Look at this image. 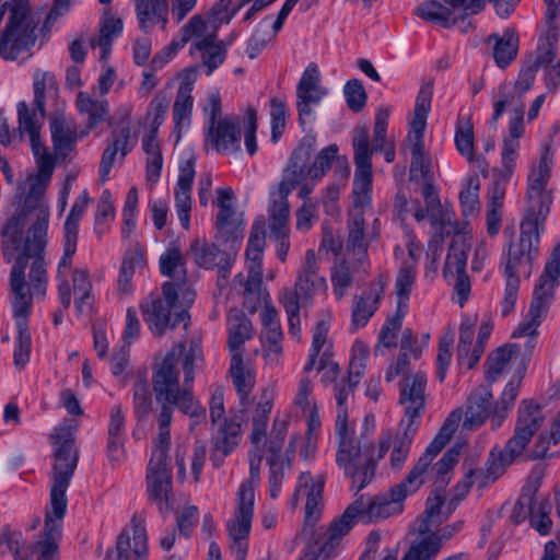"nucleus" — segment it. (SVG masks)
Masks as SVG:
<instances>
[{
  "label": "nucleus",
  "instance_id": "obj_1",
  "mask_svg": "<svg viewBox=\"0 0 560 560\" xmlns=\"http://www.w3.org/2000/svg\"><path fill=\"white\" fill-rule=\"evenodd\" d=\"M28 135L37 172L30 174L19 185L20 209L2 228V250L5 259L15 258L10 273L12 307L16 322L14 363L24 366L30 360L31 335L27 316L32 299L43 298L47 289V271L43 258L50 218V208L45 197L50 183L55 159L43 145L39 131H20Z\"/></svg>",
  "mask_w": 560,
  "mask_h": 560
},
{
  "label": "nucleus",
  "instance_id": "obj_2",
  "mask_svg": "<svg viewBox=\"0 0 560 560\" xmlns=\"http://www.w3.org/2000/svg\"><path fill=\"white\" fill-rule=\"evenodd\" d=\"M183 358L185 382L194 380V368L202 361V352L198 346L186 351L183 345H176L156 366L153 377V388L156 400L162 405L159 416V433L153 444L147 471V491L149 500L159 506L161 513L171 510L170 494L172 491L171 470L167 466V452L171 444L170 424L173 407L177 406L184 413L190 416V430L206 419V410L189 390H179L177 365Z\"/></svg>",
  "mask_w": 560,
  "mask_h": 560
},
{
  "label": "nucleus",
  "instance_id": "obj_3",
  "mask_svg": "<svg viewBox=\"0 0 560 560\" xmlns=\"http://www.w3.org/2000/svg\"><path fill=\"white\" fill-rule=\"evenodd\" d=\"M460 418L459 413L452 412L450 419L440 429L433 441L419 456L407 477L390 488L387 492L376 495H360L335 521L323 535V545L319 556L328 558L332 555L335 546L341 537L350 532L354 523H377L402 512L404 501L415 493L428 477V467L444 446L451 440L455 431V422Z\"/></svg>",
  "mask_w": 560,
  "mask_h": 560
},
{
  "label": "nucleus",
  "instance_id": "obj_4",
  "mask_svg": "<svg viewBox=\"0 0 560 560\" xmlns=\"http://www.w3.org/2000/svg\"><path fill=\"white\" fill-rule=\"evenodd\" d=\"M275 394L270 388L262 390L252 419L249 457V480L243 481L236 493L235 512L226 521L230 537V548L235 560H245L248 550V536L255 503V487L259 481L260 463L264 456L268 462L279 457L289 427V417L277 416L273 420L270 435L266 436L269 413L272 409Z\"/></svg>",
  "mask_w": 560,
  "mask_h": 560
},
{
  "label": "nucleus",
  "instance_id": "obj_5",
  "mask_svg": "<svg viewBox=\"0 0 560 560\" xmlns=\"http://www.w3.org/2000/svg\"><path fill=\"white\" fill-rule=\"evenodd\" d=\"M74 433L75 427L69 422L60 423L51 433L55 464L50 501L45 515L44 535L32 548V557L37 560H58V541L67 512L66 492L78 463Z\"/></svg>",
  "mask_w": 560,
  "mask_h": 560
},
{
  "label": "nucleus",
  "instance_id": "obj_6",
  "mask_svg": "<svg viewBox=\"0 0 560 560\" xmlns=\"http://www.w3.org/2000/svg\"><path fill=\"white\" fill-rule=\"evenodd\" d=\"M215 202L219 207L215 221V240L225 247L220 249L215 244L195 240L190 245V253L194 261L199 267L205 269L218 267L220 272L225 273L241 246L244 220L242 214L233 208V191L230 188H220Z\"/></svg>",
  "mask_w": 560,
  "mask_h": 560
},
{
  "label": "nucleus",
  "instance_id": "obj_7",
  "mask_svg": "<svg viewBox=\"0 0 560 560\" xmlns=\"http://www.w3.org/2000/svg\"><path fill=\"white\" fill-rule=\"evenodd\" d=\"M335 433L338 441L336 463L361 490L371 479L374 465L388 452L392 436L384 433L377 444L362 446L354 440V423L348 420V412L343 409L337 415Z\"/></svg>",
  "mask_w": 560,
  "mask_h": 560
},
{
  "label": "nucleus",
  "instance_id": "obj_8",
  "mask_svg": "<svg viewBox=\"0 0 560 560\" xmlns=\"http://www.w3.org/2000/svg\"><path fill=\"white\" fill-rule=\"evenodd\" d=\"M217 25L203 14L194 15L182 28L180 38L173 40L152 62L163 66L168 62L187 43L189 55L201 60L206 74L211 75L225 60V44L218 39Z\"/></svg>",
  "mask_w": 560,
  "mask_h": 560
},
{
  "label": "nucleus",
  "instance_id": "obj_9",
  "mask_svg": "<svg viewBox=\"0 0 560 560\" xmlns=\"http://www.w3.org/2000/svg\"><path fill=\"white\" fill-rule=\"evenodd\" d=\"M334 164L341 171L349 172L348 160L346 156L339 155V148L335 143L323 148L307 168L301 152L295 151L273 192L288 198L290 192L299 187V197L307 198Z\"/></svg>",
  "mask_w": 560,
  "mask_h": 560
},
{
  "label": "nucleus",
  "instance_id": "obj_10",
  "mask_svg": "<svg viewBox=\"0 0 560 560\" xmlns=\"http://www.w3.org/2000/svg\"><path fill=\"white\" fill-rule=\"evenodd\" d=\"M539 240L536 237L535 228L526 223L523 233L509 243L503 262L505 288L501 302L503 316L510 315L517 301L521 277L528 278L532 275L535 262L539 257Z\"/></svg>",
  "mask_w": 560,
  "mask_h": 560
},
{
  "label": "nucleus",
  "instance_id": "obj_11",
  "mask_svg": "<svg viewBox=\"0 0 560 560\" xmlns=\"http://www.w3.org/2000/svg\"><path fill=\"white\" fill-rule=\"evenodd\" d=\"M163 295L150 294L140 305L144 322L153 335L162 336L170 327L184 323L187 327V308L194 303L196 293L191 288L165 282Z\"/></svg>",
  "mask_w": 560,
  "mask_h": 560
},
{
  "label": "nucleus",
  "instance_id": "obj_12",
  "mask_svg": "<svg viewBox=\"0 0 560 560\" xmlns=\"http://www.w3.org/2000/svg\"><path fill=\"white\" fill-rule=\"evenodd\" d=\"M425 384L427 375L422 372L410 374L401 382L399 402L405 408V416L399 423L401 433H398L393 440L392 432H388L392 436L389 446L393 445L390 454L393 469L399 470L408 457L417 431V420L424 408Z\"/></svg>",
  "mask_w": 560,
  "mask_h": 560
},
{
  "label": "nucleus",
  "instance_id": "obj_13",
  "mask_svg": "<svg viewBox=\"0 0 560 560\" xmlns=\"http://www.w3.org/2000/svg\"><path fill=\"white\" fill-rule=\"evenodd\" d=\"M39 21L27 1L11 0L10 14L0 33V56L10 61L31 58L37 43Z\"/></svg>",
  "mask_w": 560,
  "mask_h": 560
},
{
  "label": "nucleus",
  "instance_id": "obj_14",
  "mask_svg": "<svg viewBox=\"0 0 560 560\" xmlns=\"http://www.w3.org/2000/svg\"><path fill=\"white\" fill-rule=\"evenodd\" d=\"M395 208L402 218L411 214L418 222L429 217L434 237L429 244V262L425 266L424 276L433 279L438 272L439 261L443 252L441 244L443 237L451 234L455 235L456 232H467L466 229L458 226L453 210L443 209L440 202L434 199L430 200L427 210H423L417 201H408L404 195L398 194Z\"/></svg>",
  "mask_w": 560,
  "mask_h": 560
},
{
  "label": "nucleus",
  "instance_id": "obj_15",
  "mask_svg": "<svg viewBox=\"0 0 560 560\" xmlns=\"http://www.w3.org/2000/svg\"><path fill=\"white\" fill-rule=\"evenodd\" d=\"M518 417L513 436L508 441L505 450H491L485 468L495 480L501 477L506 467L522 455L527 444L544 422L540 407L533 400H522L518 406Z\"/></svg>",
  "mask_w": 560,
  "mask_h": 560
},
{
  "label": "nucleus",
  "instance_id": "obj_16",
  "mask_svg": "<svg viewBox=\"0 0 560 560\" xmlns=\"http://www.w3.org/2000/svg\"><path fill=\"white\" fill-rule=\"evenodd\" d=\"M560 277V240L547 260L544 271L535 287L534 296L527 313L518 326L512 332V337H530L537 331L548 310L549 302L553 295L555 288Z\"/></svg>",
  "mask_w": 560,
  "mask_h": 560
},
{
  "label": "nucleus",
  "instance_id": "obj_17",
  "mask_svg": "<svg viewBox=\"0 0 560 560\" xmlns=\"http://www.w3.org/2000/svg\"><path fill=\"white\" fill-rule=\"evenodd\" d=\"M492 121H497L506 110L510 112L508 133L503 137L501 164L516 167L518 160L520 140L524 136V105L510 100L502 91V98L493 102Z\"/></svg>",
  "mask_w": 560,
  "mask_h": 560
},
{
  "label": "nucleus",
  "instance_id": "obj_18",
  "mask_svg": "<svg viewBox=\"0 0 560 560\" xmlns=\"http://www.w3.org/2000/svg\"><path fill=\"white\" fill-rule=\"evenodd\" d=\"M469 232H456L446 256L444 278L454 285V300L463 306L470 293V281L466 273L467 249L470 246Z\"/></svg>",
  "mask_w": 560,
  "mask_h": 560
},
{
  "label": "nucleus",
  "instance_id": "obj_19",
  "mask_svg": "<svg viewBox=\"0 0 560 560\" xmlns=\"http://www.w3.org/2000/svg\"><path fill=\"white\" fill-rule=\"evenodd\" d=\"M482 8L483 0H446L445 4L427 1L416 9V14L422 20L448 27L458 20L477 14Z\"/></svg>",
  "mask_w": 560,
  "mask_h": 560
},
{
  "label": "nucleus",
  "instance_id": "obj_20",
  "mask_svg": "<svg viewBox=\"0 0 560 560\" xmlns=\"http://www.w3.org/2000/svg\"><path fill=\"white\" fill-rule=\"evenodd\" d=\"M265 222L255 221L246 247L247 278L237 275L233 281L234 287L243 288L244 294H252L260 289L261 284V258L265 247Z\"/></svg>",
  "mask_w": 560,
  "mask_h": 560
},
{
  "label": "nucleus",
  "instance_id": "obj_21",
  "mask_svg": "<svg viewBox=\"0 0 560 560\" xmlns=\"http://www.w3.org/2000/svg\"><path fill=\"white\" fill-rule=\"evenodd\" d=\"M548 180L545 175L530 170L527 179V208L521 222V233H523L525 224L529 223L535 228V234L539 241L540 231L551 203L550 195L546 190Z\"/></svg>",
  "mask_w": 560,
  "mask_h": 560
},
{
  "label": "nucleus",
  "instance_id": "obj_22",
  "mask_svg": "<svg viewBox=\"0 0 560 560\" xmlns=\"http://www.w3.org/2000/svg\"><path fill=\"white\" fill-rule=\"evenodd\" d=\"M290 290L295 294V301L304 306L311 305L315 296L327 294L328 283L318 273V262L313 249L306 250L304 262L296 275L295 287Z\"/></svg>",
  "mask_w": 560,
  "mask_h": 560
},
{
  "label": "nucleus",
  "instance_id": "obj_23",
  "mask_svg": "<svg viewBox=\"0 0 560 560\" xmlns=\"http://www.w3.org/2000/svg\"><path fill=\"white\" fill-rule=\"evenodd\" d=\"M329 91L322 84V74L318 66L310 62L299 80L296 86V107L301 120H311L313 107L319 105Z\"/></svg>",
  "mask_w": 560,
  "mask_h": 560
},
{
  "label": "nucleus",
  "instance_id": "obj_24",
  "mask_svg": "<svg viewBox=\"0 0 560 560\" xmlns=\"http://www.w3.org/2000/svg\"><path fill=\"white\" fill-rule=\"evenodd\" d=\"M547 10L545 13L546 30L539 36V62L549 63L548 80L557 82L560 73V61L556 56V45L559 37V30L555 23L560 12V0H545Z\"/></svg>",
  "mask_w": 560,
  "mask_h": 560
},
{
  "label": "nucleus",
  "instance_id": "obj_25",
  "mask_svg": "<svg viewBox=\"0 0 560 560\" xmlns=\"http://www.w3.org/2000/svg\"><path fill=\"white\" fill-rule=\"evenodd\" d=\"M325 480L322 476H311L308 472H302L290 505L295 508L300 499H305V521L315 523L323 509V490Z\"/></svg>",
  "mask_w": 560,
  "mask_h": 560
},
{
  "label": "nucleus",
  "instance_id": "obj_26",
  "mask_svg": "<svg viewBox=\"0 0 560 560\" xmlns=\"http://www.w3.org/2000/svg\"><path fill=\"white\" fill-rule=\"evenodd\" d=\"M116 560H145L148 536L144 520L140 515L131 518V527L124 529L116 544Z\"/></svg>",
  "mask_w": 560,
  "mask_h": 560
},
{
  "label": "nucleus",
  "instance_id": "obj_27",
  "mask_svg": "<svg viewBox=\"0 0 560 560\" xmlns=\"http://www.w3.org/2000/svg\"><path fill=\"white\" fill-rule=\"evenodd\" d=\"M271 205L269 207L270 237L277 242L276 253L281 261H284L290 247L289 235V203L288 198L270 192Z\"/></svg>",
  "mask_w": 560,
  "mask_h": 560
},
{
  "label": "nucleus",
  "instance_id": "obj_28",
  "mask_svg": "<svg viewBox=\"0 0 560 560\" xmlns=\"http://www.w3.org/2000/svg\"><path fill=\"white\" fill-rule=\"evenodd\" d=\"M495 401L489 385H480L474 388L468 396L464 417V427L474 430L482 425L490 419L493 429V417L495 412Z\"/></svg>",
  "mask_w": 560,
  "mask_h": 560
},
{
  "label": "nucleus",
  "instance_id": "obj_29",
  "mask_svg": "<svg viewBox=\"0 0 560 560\" xmlns=\"http://www.w3.org/2000/svg\"><path fill=\"white\" fill-rule=\"evenodd\" d=\"M138 142V133L129 124L112 132V142L105 148L101 163L100 176L102 182L109 177L110 170L117 159H125Z\"/></svg>",
  "mask_w": 560,
  "mask_h": 560
},
{
  "label": "nucleus",
  "instance_id": "obj_30",
  "mask_svg": "<svg viewBox=\"0 0 560 560\" xmlns=\"http://www.w3.org/2000/svg\"><path fill=\"white\" fill-rule=\"evenodd\" d=\"M205 147L221 153L240 151V130L235 117H224L205 126Z\"/></svg>",
  "mask_w": 560,
  "mask_h": 560
},
{
  "label": "nucleus",
  "instance_id": "obj_31",
  "mask_svg": "<svg viewBox=\"0 0 560 560\" xmlns=\"http://www.w3.org/2000/svg\"><path fill=\"white\" fill-rule=\"evenodd\" d=\"M476 315H464L459 325L457 362L460 368L470 370L477 365L483 351L475 340Z\"/></svg>",
  "mask_w": 560,
  "mask_h": 560
},
{
  "label": "nucleus",
  "instance_id": "obj_32",
  "mask_svg": "<svg viewBox=\"0 0 560 560\" xmlns=\"http://www.w3.org/2000/svg\"><path fill=\"white\" fill-rule=\"evenodd\" d=\"M322 374L320 381L325 386H332L334 397L337 404V413L343 409L348 412L347 402L353 388L349 378H340V368L331 358L319 359L314 368Z\"/></svg>",
  "mask_w": 560,
  "mask_h": 560
},
{
  "label": "nucleus",
  "instance_id": "obj_33",
  "mask_svg": "<svg viewBox=\"0 0 560 560\" xmlns=\"http://www.w3.org/2000/svg\"><path fill=\"white\" fill-rule=\"evenodd\" d=\"M515 371V374H524L526 365L514 345H505L494 350L487 360V376L495 381L502 373Z\"/></svg>",
  "mask_w": 560,
  "mask_h": 560
},
{
  "label": "nucleus",
  "instance_id": "obj_34",
  "mask_svg": "<svg viewBox=\"0 0 560 560\" xmlns=\"http://www.w3.org/2000/svg\"><path fill=\"white\" fill-rule=\"evenodd\" d=\"M147 267L144 248L138 243L131 244L126 250L122 264L118 275V291L120 294L128 295L132 292V278L137 273H142Z\"/></svg>",
  "mask_w": 560,
  "mask_h": 560
},
{
  "label": "nucleus",
  "instance_id": "obj_35",
  "mask_svg": "<svg viewBox=\"0 0 560 560\" xmlns=\"http://www.w3.org/2000/svg\"><path fill=\"white\" fill-rule=\"evenodd\" d=\"M331 317L332 316L330 313L324 314L313 329L308 359L304 365L305 372L314 370L319 359H327L332 357V345L328 339Z\"/></svg>",
  "mask_w": 560,
  "mask_h": 560
},
{
  "label": "nucleus",
  "instance_id": "obj_36",
  "mask_svg": "<svg viewBox=\"0 0 560 560\" xmlns=\"http://www.w3.org/2000/svg\"><path fill=\"white\" fill-rule=\"evenodd\" d=\"M230 375L242 405H245L256 383V370L242 354H231Z\"/></svg>",
  "mask_w": 560,
  "mask_h": 560
},
{
  "label": "nucleus",
  "instance_id": "obj_37",
  "mask_svg": "<svg viewBox=\"0 0 560 560\" xmlns=\"http://www.w3.org/2000/svg\"><path fill=\"white\" fill-rule=\"evenodd\" d=\"M384 292V283L382 281L373 282L362 295L354 299L352 307V324L357 328L366 325L371 316L377 308L378 302Z\"/></svg>",
  "mask_w": 560,
  "mask_h": 560
},
{
  "label": "nucleus",
  "instance_id": "obj_38",
  "mask_svg": "<svg viewBox=\"0 0 560 560\" xmlns=\"http://www.w3.org/2000/svg\"><path fill=\"white\" fill-rule=\"evenodd\" d=\"M75 108L81 115L86 117V127L89 130H92L106 120L109 104L105 98H97L89 92L81 91L75 98Z\"/></svg>",
  "mask_w": 560,
  "mask_h": 560
},
{
  "label": "nucleus",
  "instance_id": "obj_39",
  "mask_svg": "<svg viewBox=\"0 0 560 560\" xmlns=\"http://www.w3.org/2000/svg\"><path fill=\"white\" fill-rule=\"evenodd\" d=\"M124 30L122 21L115 16L112 12L106 11L100 22L98 37L92 42V46L100 49V60L107 61L112 45L117 39Z\"/></svg>",
  "mask_w": 560,
  "mask_h": 560
},
{
  "label": "nucleus",
  "instance_id": "obj_40",
  "mask_svg": "<svg viewBox=\"0 0 560 560\" xmlns=\"http://www.w3.org/2000/svg\"><path fill=\"white\" fill-rule=\"evenodd\" d=\"M230 354H242V346L254 336L252 322L241 312H230L228 316Z\"/></svg>",
  "mask_w": 560,
  "mask_h": 560
},
{
  "label": "nucleus",
  "instance_id": "obj_41",
  "mask_svg": "<svg viewBox=\"0 0 560 560\" xmlns=\"http://www.w3.org/2000/svg\"><path fill=\"white\" fill-rule=\"evenodd\" d=\"M167 12L166 0H136V14L143 31L155 25L164 27L167 22Z\"/></svg>",
  "mask_w": 560,
  "mask_h": 560
},
{
  "label": "nucleus",
  "instance_id": "obj_42",
  "mask_svg": "<svg viewBox=\"0 0 560 560\" xmlns=\"http://www.w3.org/2000/svg\"><path fill=\"white\" fill-rule=\"evenodd\" d=\"M78 238L63 235V255L60 258L57 270L58 289L60 302L65 307L71 303V290L67 281L68 272L71 268V259L77 250Z\"/></svg>",
  "mask_w": 560,
  "mask_h": 560
},
{
  "label": "nucleus",
  "instance_id": "obj_43",
  "mask_svg": "<svg viewBox=\"0 0 560 560\" xmlns=\"http://www.w3.org/2000/svg\"><path fill=\"white\" fill-rule=\"evenodd\" d=\"M460 453L459 447H452L434 464L430 463L428 467V477L425 481H432L438 487H443L450 482L453 470L458 462ZM433 462V459L431 460Z\"/></svg>",
  "mask_w": 560,
  "mask_h": 560
},
{
  "label": "nucleus",
  "instance_id": "obj_44",
  "mask_svg": "<svg viewBox=\"0 0 560 560\" xmlns=\"http://www.w3.org/2000/svg\"><path fill=\"white\" fill-rule=\"evenodd\" d=\"M454 142L457 152L469 163L476 161L474 125L469 117L460 116L455 126Z\"/></svg>",
  "mask_w": 560,
  "mask_h": 560
},
{
  "label": "nucleus",
  "instance_id": "obj_45",
  "mask_svg": "<svg viewBox=\"0 0 560 560\" xmlns=\"http://www.w3.org/2000/svg\"><path fill=\"white\" fill-rule=\"evenodd\" d=\"M417 270L415 265H407L399 269L394 293L396 296V311L407 314L409 310V298L416 282Z\"/></svg>",
  "mask_w": 560,
  "mask_h": 560
},
{
  "label": "nucleus",
  "instance_id": "obj_46",
  "mask_svg": "<svg viewBox=\"0 0 560 560\" xmlns=\"http://www.w3.org/2000/svg\"><path fill=\"white\" fill-rule=\"evenodd\" d=\"M524 374H514L505 385L500 400L495 401L497 408L493 417V430L499 429L508 418L509 412L514 406V401L518 395L522 377Z\"/></svg>",
  "mask_w": 560,
  "mask_h": 560
},
{
  "label": "nucleus",
  "instance_id": "obj_47",
  "mask_svg": "<svg viewBox=\"0 0 560 560\" xmlns=\"http://www.w3.org/2000/svg\"><path fill=\"white\" fill-rule=\"evenodd\" d=\"M370 360L369 345L362 340H355L350 349L348 378L354 388L364 376Z\"/></svg>",
  "mask_w": 560,
  "mask_h": 560
},
{
  "label": "nucleus",
  "instance_id": "obj_48",
  "mask_svg": "<svg viewBox=\"0 0 560 560\" xmlns=\"http://www.w3.org/2000/svg\"><path fill=\"white\" fill-rule=\"evenodd\" d=\"M242 417L234 416L229 421L224 419L223 424L219 430V438L217 441V450L222 453L223 456L229 455L240 444L242 440Z\"/></svg>",
  "mask_w": 560,
  "mask_h": 560
},
{
  "label": "nucleus",
  "instance_id": "obj_49",
  "mask_svg": "<svg viewBox=\"0 0 560 560\" xmlns=\"http://www.w3.org/2000/svg\"><path fill=\"white\" fill-rule=\"evenodd\" d=\"M372 180V167H355L353 179V205L355 209H363L371 205Z\"/></svg>",
  "mask_w": 560,
  "mask_h": 560
},
{
  "label": "nucleus",
  "instance_id": "obj_50",
  "mask_svg": "<svg viewBox=\"0 0 560 560\" xmlns=\"http://www.w3.org/2000/svg\"><path fill=\"white\" fill-rule=\"evenodd\" d=\"M495 40L493 57L497 65L501 68L506 67L516 57L518 49V37L512 30L503 32L502 36L493 35Z\"/></svg>",
  "mask_w": 560,
  "mask_h": 560
},
{
  "label": "nucleus",
  "instance_id": "obj_51",
  "mask_svg": "<svg viewBox=\"0 0 560 560\" xmlns=\"http://www.w3.org/2000/svg\"><path fill=\"white\" fill-rule=\"evenodd\" d=\"M421 536L412 542L402 560H433L441 551V541L429 532H420Z\"/></svg>",
  "mask_w": 560,
  "mask_h": 560
},
{
  "label": "nucleus",
  "instance_id": "obj_52",
  "mask_svg": "<svg viewBox=\"0 0 560 560\" xmlns=\"http://www.w3.org/2000/svg\"><path fill=\"white\" fill-rule=\"evenodd\" d=\"M34 105L40 117L45 112V98L47 94H54L57 91V80L52 72L37 70L33 74Z\"/></svg>",
  "mask_w": 560,
  "mask_h": 560
},
{
  "label": "nucleus",
  "instance_id": "obj_53",
  "mask_svg": "<svg viewBox=\"0 0 560 560\" xmlns=\"http://www.w3.org/2000/svg\"><path fill=\"white\" fill-rule=\"evenodd\" d=\"M50 130L55 149L59 153L66 154L73 148L77 136L71 121L56 117L51 121Z\"/></svg>",
  "mask_w": 560,
  "mask_h": 560
},
{
  "label": "nucleus",
  "instance_id": "obj_54",
  "mask_svg": "<svg viewBox=\"0 0 560 560\" xmlns=\"http://www.w3.org/2000/svg\"><path fill=\"white\" fill-rule=\"evenodd\" d=\"M115 215L113 196L108 189H105L100 197L94 217V231L98 237H102L108 231Z\"/></svg>",
  "mask_w": 560,
  "mask_h": 560
},
{
  "label": "nucleus",
  "instance_id": "obj_55",
  "mask_svg": "<svg viewBox=\"0 0 560 560\" xmlns=\"http://www.w3.org/2000/svg\"><path fill=\"white\" fill-rule=\"evenodd\" d=\"M170 107V100L163 93H158L150 102L143 117V126L152 133H156L164 122Z\"/></svg>",
  "mask_w": 560,
  "mask_h": 560
},
{
  "label": "nucleus",
  "instance_id": "obj_56",
  "mask_svg": "<svg viewBox=\"0 0 560 560\" xmlns=\"http://www.w3.org/2000/svg\"><path fill=\"white\" fill-rule=\"evenodd\" d=\"M74 303L79 313L89 312L92 306L93 296L91 294L92 285L89 275L83 269H77L72 276Z\"/></svg>",
  "mask_w": 560,
  "mask_h": 560
},
{
  "label": "nucleus",
  "instance_id": "obj_57",
  "mask_svg": "<svg viewBox=\"0 0 560 560\" xmlns=\"http://www.w3.org/2000/svg\"><path fill=\"white\" fill-rule=\"evenodd\" d=\"M250 0H240L234 4L233 0H219V2L207 13L203 14L210 22L220 30L235 16V14Z\"/></svg>",
  "mask_w": 560,
  "mask_h": 560
},
{
  "label": "nucleus",
  "instance_id": "obj_58",
  "mask_svg": "<svg viewBox=\"0 0 560 560\" xmlns=\"http://www.w3.org/2000/svg\"><path fill=\"white\" fill-rule=\"evenodd\" d=\"M91 201L88 190H82L73 202L63 226V235L78 238L80 221Z\"/></svg>",
  "mask_w": 560,
  "mask_h": 560
},
{
  "label": "nucleus",
  "instance_id": "obj_59",
  "mask_svg": "<svg viewBox=\"0 0 560 560\" xmlns=\"http://www.w3.org/2000/svg\"><path fill=\"white\" fill-rule=\"evenodd\" d=\"M480 183L477 176H469L459 192V202L464 217H472L479 210Z\"/></svg>",
  "mask_w": 560,
  "mask_h": 560
},
{
  "label": "nucleus",
  "instance_id": "obj_60",
  "mask_svg": "<svg viewBox=\"0 0 560 560\" xmlns=\"http://www.w3.org/2000/svg\"><path fill=\"white\" fill-rule=\"evenodd\" d=\"M279 302L284 307L288 316L289 334L293 338L299 339L301 334L300 308L303 305L295 301V294L291 293L290 288H285L280 292Z\"/></svg>",
  "mask_w": 560,
  "mask_h": 560
},
{
  "label": "nucleus",
  "instance_id": "obj_61",
  "mask_svg": "<svg viewBox=\"0 0 560 560\" xmlns=\"http://www.w3.org/2000/svg\"><path fill=\"white\" fill-rule=\"evenodd\" d=\"M454 334L452 330L444 331L439 338L436 354V375L442 382L445 380L453 357Z\"/></svg>",
  "mask_w": 560,
  "mask_h": 560
},
{
  "label": "nucleus",
  "instance_id": "obj_62",
  "mask_svg": "<svg viewBox=\"0 0 560 560\" xmlns=\"http://www.w3.org/2000/svg\"><path fill=\"white\" fill-rule=\"evenodd\" d=\"M405 316V313L396 311L393 316L386 319L380 331L378 345L375 348L376 354L381 351V347L387 349L396 347L397 334L401 328Z\"/></svg>",
  "mask_w": 560,
  "mask_h": 560
},
{
  "label": "nucleus",
  "instance_id": "obj_63",
  "mask_svg": "<svg viewBox=\"0 0 560 560\" xmlns=\"http://www.w3.org/2000/svg\"><path fill=\"white\" fill-rule=\"evenodd\" d=\"M268 106L270 115L271 141L277 143L285 129L288 107L282 100L276 97L270 98Z\"/></svg>",
  "mask_w": 560,
  "mask_h": 560
},
{
  "label": "nucleus",
  "instance_id": "obj_64",
  "mask_svg": "<svg viewBox=\"0 0 560 560\" xmlns=\"http://www.w3.org/2000/svg\"><path fill=\"white\" fill-rule=\"evenodd\" d=\"M348 247L358 254H365L368 243L364 234V219L361 212H353L349 221Z\"/></svg>",
  "mask_w": 560,
  "mask_h": 560
}]
</instances>
